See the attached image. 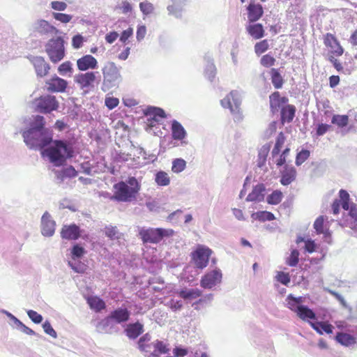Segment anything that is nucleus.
<instances>
[{
	"label": "nucleus",
	"instance_id": "21",
	"mask_svg": "<svg viewBox=\"0 0 357 357\" xmlns=\"http://www.w3.org/2000/svg\"><path fill=\"white\" fill-rule=\"evenodd\" d=\"M144 114L146 116H150L148 119V121L151 126H153L155 123H158L159 119H165L166 117L165 112L162 108L154 106L148 107L144 111Z\"/></svg>",
	"mask_w": 357,
	"mask_h": 357
},
{
	"label": "nucleus",
	"instance_id": "53",
	"mask_svg": "<svg viewBox=\"0 0 357 357\" xmlns=\"http://www.w3.org/2000/svg\"><path fill=\"white\" fill-rule=\"evenodd\" d=\"M58 72L62 76H66L68 73L71 74L73 72L72 63L70 61L61 63L58 68Z\"/></svg>",
	"mask_w": 357,
	"mask_h": 357
},
{
	"label": "nucleus",
	"instance_id": "26",
	"mask_svg": "<svg viewBox=\"0 0 357 357\" xmlns=\"http://www.w3.org/2000/svg\"><path fill=\"white\" fill-rule=\"evenodd\" d=\"M248 33L254 39H260L264 36V29L261 24L250 22L245 25Z\"/></svg>",
	"mask_w": 357,
	"mask_h": 357
},
{
	"label": "nucleus",
	"instance_id": "57",
	"mask_svg": "<svg viewBox=\"0 0 357 357\" xmlns=\"http://www.w3.org/2000/svg\"><path fill=\"white\" fill-rule=\"evenodd\" d=\"M44 332L51 336L53 338L57 337V333L55 330L52 328L50 322L46 320L42 325Z\"/></svg>",
	"mask_w": 357,
	"mask_h": 357
},
{
	"label": "nucleus",
	"instance_id": "51",
	"mask_svg": "<svg viewBox=\"0 0 357 357\" xmlns=\"http://www.w3.org/2000/svg\"><path fill=\"white\" fill-rule=\"evenodd\" d=\"M310 153L307 149H302L296 157L295 163L297 166L301 165L310 157Z\"/></svg>",
	"mask_w": 357,
	"mask_h": 357
},
{
	"label": "nucleus",
	"instance_id": "27",
	"mask_svg": "<svg viewBox=\"0 0 357 357\" xmlns=\"http://www.w3.org/2000/svg\"><path fill=\"white\" fill-rule=\"evenodd\" d=\"M296 114V107L292 105H286L281 108L280 110V121L281 123L284 125L286 123H291Z\"/></svg>",
	"mask_w": 357,
	"mask_h": 357
},
{
	"label": "nucleus",
	"instance_id": "41",
	"mask_svg": "<svg viewBox=\"0 0 357 357\" xmlns=\"http://www.w3.org/2000/svg\"><path fill=\"white\" fill-rule=\"evenodd\" d=\"M155 181L160 186H167L170 183L169 177L164 171H159L155 175Z\"/></svg>",
	"mask_w": 357,
	"mask_h": 357
},
{
	"label": "nucleus",
	"instance_id": "52",
	"mask_svg": "<svg viewBox=\"0 0 357 357\" xmlns=\"http://www.w3.org/2000/svg\"><path fill=\"white\" fill-rule=\"evenodd\" d=\"M151 285L157 284L156 286H152V289L155 292H160L164 289V280L160 277L153 278L149 280Z\"/></svg>",
	"mask_w": 357,
	"mask_h": 357
},
{
	"label": "nucleus",
	"instance_id": "9",
	"mask_svg": "<svg viewBox=\"0 0 357 357\" xmlns=\"http://www.w3.org/2000/svg\"><path fill=\"white\" fill-rule=\"evenodd\" d=\"M36 110L40 113L47 114L56 110L59 102L55 96L51 95L42 96L35 100Z\"/></svg>",
	"mask_w": 357,
	"mask_h": 357
},
{
	"label": "nucleus",
	"instance_id": "33",
	"mask_svg": "<svg viewBox=\"0 0 357 357\" xmlns=\"http://www.w3.org/2000/svg\"><path fill=\"white\" fill-rule=\"evenodd\" d=\"M296 315L302 320L305 321H312L311 320H316L317 315L316 313L307 305H303L300 307V310H298Z\"/></svg>",
	"mask_w": 357,
	"mask_h": 357
},
{
	"label": "nucleus",
	"instance_id": "31",
	"mask_svg": "<svg viewBox=\"0 0 357 357\" xmlns=\"http://www.w3.org/2000/svg\"><path fill=\"white\" fill-rule=\"evenodd\" d=\"M187 135L183 126L176 120L172 122V136L174 139L183 140Z\"/></svg>",
	"mask_w": 357,
	"mask_h": 357
},
{
	"label": "nucleus",
	"instance_id": "43",
	"mask_svg": "<svg viewBox=\"0 0 357 357\" xmlns=\"http://www.w3.org/2000/svg\"><path fill=\"white\" fill-rule=\"evenodd\" d=\"M76 176L77 172L72 166H70L61 172H58L56 175L57 178L61 179V181H63L65 178H72L75 177Z\"/></svg>",
	"mask_w": 357,
	"mask_h": 357
},
{
	"label": "nucleus",
	"instance_id": "30",
	"mask_svg": "<svg viewBox=\"0 0 357 357\" xmlns=\"http://www.w3.org/2000/svg\"><path fill=\"white\" fill-rule=\"evenodd\" d=\"M206 61V66L204 69V75L206 79L210 82H213L216 75V67L213 63V59L210 56H206L204 57Z\"/></svg>",
	"mask_w": 357,
	"mask_h": 357
},
{
	"label": "nucleus",
	"instance_id": "56",
	"mask_svg": "<svg viewBox=\"0 0 357 357\" xmlns=\"http://www.w3.org/2000/svg\"><path fill=\"white\" fill-rule=\"evenodd\" d=\"M275 59L270 54L264 55L260 60L261 66L266 68H269L275 64Z\"/></svg>",
	"mask_w": 357,
	"mask_h": 357
},
{
	"label": "nucleus",
	"instance_id": "45",
	"mask_svg": "<svg viewBox=\"0 0 357 357\" xmlns=\"http://www.w3.org/2000/svg\"><path fill=\"white\" fill-rule=\"evenodd\" d=\"M286 301L288 308L294 312L296 314L298 313V310H300V307L303 305H299L298 303L295 301V296H294L292 294L287 296Z\"/></svg>",
	"mask_w": 357,
	"mask_h": 357
},
{
	"label": "nucleus",
	"instance_id": "44",
	"mask_svg": "<svg viewBox=\"0 0 357 357\" xmlns=\"http://www.w3.org/2000/svg\"><path fill=\"white\" fill-rule=\"evenodd\" d=\"M186 167V162L182 158H176L172 161V170L174 173L183 172Z\"/></svg>",
	"mask_w": 357,
	"mask_h": 357
},
{
	"label": "nucleus",
	"instance_id": "60",
	"mask_svg": "<svg viewBox=\"0 0 357 357\" xmlns=\"http://www.w3.org/2000/svg\"><path fill=\"white\" fill-rule=\"evenodd\" d=\"M276 280L280 282L281 284L284 285H288V284L290 282V276L289 273L280 271L278 273L277 275L275 276Z\"/></svg>",
	"mask_w": 357,
	"mask_h": 357
},
{
	"label": "nucleus",
	"instance_id": "25",
	"mask_svg": "<svg viewBox=\"0 0 357 357\" xmlns=\"http://www.w3.org/2000/svg\"><path fill=\"white\" fill-rule=\"evenodd\" d=\"M266 188L263 183L255 185L252 192L248 195L246 202H261L264 199Z\"/></svg>",
	"mask_w": 357,
	"mask_h": 357
},
{
	"label": "nucleus",
	"instance_id": "64",
	"mask_svg": "<svg viewBox=\"0 0 357 357\" xmlns=\"http://www.w3.org/2000/svg\"><path fill=\"white\" fill-rule=\"evenodd\" d=\"M50 5L52 9L57 11H64L68 7L65 2L58 1H52Z\"/></svg>",
	"mask_w": 357,
	"mask_h": 357
},
{
	"label": "nucleus",
	"instance_id": "8",
	"mask_svg": "<svg viewBox=\"0 0 357 357\" xmlns=\"http://www.w3.org/2000/svg\"><path fill=\"white\" fill-rule=\"evenodd\" d=\"M31 31L35 36L50 37L60 33V31L49 22L43 19H37L32 22Z\"/></svg>",
	"mask_w": 357,
	"mask_h": 357
},
{
	"label": "nucleus",
	"instance_id": "58",
	"mask_svg": "<svg viewBox=\"0 0 357 357\" xmlns=\"http://www.w3.org/2000/svg\"><path fill=\"white\" fill-rule=\"evenodd\" d=\"M324 217L323 215L319 216L314 222V228L316 230L317 234H323L324 233Z\"/></svg>",
	"mask_w": 357,
	"mask_h": 357
},
{
	"label": "nucleus",
	"instance_id": "1",
	"mask_svg": "<svg viewBox=\"0 0 357 357\" xmlns=\"http://www.w3.org/2000/svg\"><path fill=\"white\" fill-rule=\"evenodd\" d=\"M45 118L36 115L29 123V128L22 132L24 142L30 149L41 152L52 142L53 131L45 127Z\"/></svg>",
	"mask_w": 357,
	"mask_h": 357
},
{
	"label": "nucleus",
	"instance_id": "17",
	"mask_svg": "<svg viewBox=\"0 0 357 357\" xmlns=\"http://www.w3.org/2000/svg\"><path fill=\"white\" fill-rule=\"evenodd\" d=\"M45 86L48 91L63 92L68 86V82L55 75L46 81Z\"/></svg>",
	"mask_w": 357,
	"mask_h": 357
},
{
	"label": "nucleus",
	"instance_id": "24",
	"mask_svg": "<svg viewBox=\"0 0 357 357\" xmlns=\"http://www.w3.org/2000/svg\"><path fill=\"white\" fill-rule=\"evenodd\" d=\"M296 177V170L293 166L285 165L281 171L280 183L283 185H288L292 183Z\"/></svg>",
	"mask_w": 357,
	"mask_h": 357
},
{
	"label": "nucleus",
	"instance_id": "37",
	"mask_svg": "<svg viewBox=\"0 0 357 357\" xmlns=\"http://www.w3.org/2000/svg\"><path fill=\"white\" fill-rule=\"evenodd\" d=\"M87 303L89 305L90 307L96 312H100L102 310L105 309L106 307L104 301L98 297L89 298L87 300Z\"/></svg>",
	"mask_w": 357,
	"mask_h": 357
},
{
	"label": "nucleus",
	"instance_id": "23",
	"mask_svg": "<svg viewBox=\"0 0 357 357\" xmlns=\"http://www.w3.org/2000/svg\"><path fill=\"white\" fill-rule=\"evenodd\" d=\"M248 23L256 22L263 15L264 10L261 4L250 3L247 6Z\"/></svg>",
	"mask_w": 357,
	"mask_h": 357
},
{
	"label": "nucleus",
	"instance_id": "11",
	"mask_svg": "<svg viewBox=\"0 0 357 357\" xmlns=\"http://www.w3.org/2000/svg\"><path fill=\"white\" fill-rule=\"evenodd\" d=\"M222 274L220 269H215L208 272L202 277L200 285L207 289H211L215 286L220 284Z\"/></svg>",
	"mask_w": 357,
	"mask_h": 357
},
{
	"label": "nucleus",
	"instance_id": "47",
	"mask_svg": "<svg viewBox=\"0 0 357 357\" xmlns=\"http://www.w3.org/2000/svg\"><path fill=\"white\" fill-rule=\"evenodd\" d=\"M105 234L111 240L119 238L120 233L116 227L107 226L105 228Z\"/></svg>",
	"mask_w": 357,
	"mask_h": 357
},
{
	"label": "nucleus",
	"instance_id": "10",
	"mask_svg": "<svg viewBox=\"0 0 357 357\" xmlns=\"http://www.w3.org/2000/svg\"><path fill=\"white\" fill-rule=\"evenodd\" d=\"M212 251L210 248L204 245H199L191 253L192 259L197 268L203 269L207 266Z\"/></svg>",
	"mask_w": 357,
	"mask_h": 357
},
{
	"label": "nucleus",
	"instance_id": "12",
	"mask_svg": "<svg viewBox=\"0 0 357 357\" xmlns=\"http://www.w3.org/2000/svg\"><path fill=\"white\" fill-rule=\"evenodd\" d=\"M221 105L224 108L229 109L231 113L236 114L239 112L241 100L237 91H231L220 101Z\"/></svg>",
	"mask_w": 357,
	"mask_h": 357
},
{
	"label": "nucleus",
	"instance_id": "13",
	"mask_svg": "<svg viewBox=\"0 0 357 357\" xmlns=\"http://www.w3.org/2000/svg\"><path fill=\"white\" fill-rule=\"evenodd\" d=\"M29 60L33 64L38 77H43L48 74L50 66L43 56H31Z\"/></svg>",
	"mask_w": 357,
	"mask_h": 357
},
{
	"label": "nucleus",
	"instance_id": "54",
	"mask_svg": "<svg viewBox=\"0 0 357 357\" xmlns=\"http://www.w3.org/2000/svg\"><path fill=\"white\" fill-rule=\"evenodd\" d=\"M269 47L267 40H263L255 45V52L256 54L260 55L265 52Z\"/></svg>",
	"mask_w": 357,
	"mask_h": 357
},
{
	"label": "nucleus",
	"instance_id": "7",
	"mask_svg": "<svg viewBox=\"0 0 357 357\" xmlns=\"http://www.w3.org/2000/svg\"><path fill=\"white\" fill-rule=\"evenodd\" d=\"M172 229L139 227L138 234L144 243H158L165 237L172 236Z\"/></svg>",
	"mask_w": 357,
	"mask_h": 357
},
{
	"label": "nucleus",
	"instance_id": "29",
	"mask_svg": "<svg viewBox=\"0 0 357 357\" xmlns=\"http://www.w3.org/2000/svg\"><path fill=\"white\" fill-rule=\"evenodd\" d=\"M177 294L178 296L185 301H191L193 299L197 298L202 296V290L195 288V289H187L184 288L179 291H177Z\"/></svg>",
	"mask_w": 357,
	"mask_h": 357
},
{
	"label": "nucleus",
	"instance_id": "55",
	"mask_svg": "<svg viewBox=\"0 0 357 357\" xmlns=\"http://www.w3.org/2000/svg\"><path fill=\"white\" fill-rule=\"evenodd\" d=\"M52 17L54 20L61 23H68L73 19V15L62 13H52Z\"/></svg>",
	"mask_w": 357,
	"mask_h": 357
},
{
	"label": "nucleus",
	"instance_id": "28",
	"mask_svg": "<svg viewBox=\"0 0 357 357\" xmlns=\"http://www.w3.org/2000/svg\"><path fill=\"white\" fill-rule=\"evenodd\" d=\"M185 3V0H172V3L167 7L169 15L181 18Z\"/></svg>",
	"mask_w": 357,
	"mask_h": 357
},
{
	"label": "nucleus",
	"instance_id": "20",
	"mask_svg": "<svg viewBox=\"0 0 357 357\" xmlns=\"http://www.w3.org/2000/svg\"><path fill=\"white\" fill-rule=\"evenodd\" d=\"M96 73H98V72L93 71L80 73L75 76V81L79 84L81 89H89L93 86V83L96 80Z\"/></svg>",
	"mask_w": 357,
	"mask_h": 357
},
{
	"label": "nucleus",
	"instance_id": "15",
	"mask_svg": "<svg viewBox=\"0 0 357 357\" xmlns=\"http://www.w3.org/2000/svg\"><path fill=\"white\" fill-rule=\"evenodd\" d=\"M96 330L101 333L112 334L118 331L116 322L110 315L108 314L106 317L101 319L96 324Z\"/></svg>",
	"mask_w": 357,
	"mask_h": 357
},
{
	"label": "nucleus",
	"instance_id": "18",
	"mask_svg": "<svg viewBox=\"0 0 357 357\" xmlns=\"http://www.w3.org/2000/svg\"><path fill=\"white\" fill-rule=\"evenodd\" d=\"M109 314L116 324H121L129 320L130 312L126 306L122 305L111 311Z\"/></svg>",
	"mask_w": 357,
	"mask_h": 357
},
{
	"label": "nucleus",
	"instance_id": "3",
	"mask_svg": "<svg viewBox=\"0 0 357 357\" xmlns=\"http://www.w3.org/2000/svg\"><path fill=\"white\" fill-rule=\"evenodd\" d=\"M152 337L146 333L142 335L137 342V348L144 357H160L169 351L168 344L160 340L151 341Z\"/></svg>",
	"mask_w": 357,
	"mask_h": 357
},
{
	"label": "nucleus",
	"instance_id": "50",
	"mask_svg": "<svg viewBox=\"0 0 357 357\" xmlns=\"http://www.w3.org/2000/svg\"><path fill=\"white\" fill-rule=\"evenodd\" d=\"M139 8L144 15L152 14L155 9L153 4L149 1L141 2L139 3Z\"/></svg>",
	"mask_w": 357,
	"mask_h": 357
},
{
	"label": "nucleus",
	"instance_id": "22",
	"mask_svg": "<svg viewBox=\"0 0 357 357\" xmlns=\"http://www.w3.org/2000/svg\"><path fill=\"white\" fill-rule=\"evenodd\" d=\"M144 331V325L139 321L128 324L124 329L125 335L130 340H135Z\"/></svg>",
	"mask_w": 357,
	"mask_h": 357
},
{
	"label": "nucleus",
	"instance_id": "63",
	"mask_svg": "<svg viewBox=\"0 0 357 357\" xmlns=\"http://www.w3.org/2000/svg\"><path fill=\"white\" fill-rule=\"evenodd\" d=\"M119 99L114 97L106 98L105 100V106L109 109L115 108L119 105Z\"/></svg>",
	"mask_w": 357,
	"mask_h": 357
},
{
	"label": "nucleus",
	"instance_id": "49",
	"mask_svg": "<svg viewBox=\"0 0 357 357\" xmlns=\"http://www.w3.org/2000/svg\"><path fill=\"white\" fill-rule=\"evenodd\" d=\"M299 261V252L296 249H294L291 250L289 257L287 259V264L289 266H296Z\"/></svg>",
	"mask_w": 357,
	"mask_h": 357
},
{
	"label": "nucleus",
	"instance_id": "6",
	"mask_svg": "<svg viewBox=\"0 0 357 357\" xmlns=\"http://www.w3.org/2000/svg\"><path fill=\"white\" fill-rule=\"evenodd\" d=\"M45 50L53 63L60 62L66 55L63 38L62 36L52 37L45 45Z\"/></svg>",
	"mask_w": 357,
	"mask_h": 357
},
{
	"label": "nucleus",
	"instance_id": "19",
	"mask_svg": "<svg viewBox=\"0 0 357 357\" xmlns=\"http://www.w3.org/2000/svg\"><path fill=\"white\" fill-rule=\"evenodd\" d=\"M77 68L81 71L97 69L98 61L91 54H86L77 60Z\"/></svg>",
	"mask_w": 357,
	"mask_h": 357
},
{
	"label": "nucleus",
	"instance_id": "48",
	"mask_svg": "<svg viewBox=\"0 0 357 357\" xmlns=\"http://www.w3.org/2000/svg\"><path fill=\"white\" fill-rule=\"evenodd\" d=\"M68 264L75 273H83L86 270L84 265L82 264L79 260H68Z\"/></svg>",
	"mask_w": 357,
	"mask_h": 357
},
{
	"label": "nucleus",
	"instance_id": "2",
	"mask_svg": "<svg viewBox=\"0 0 357 357\" xmlns=\"http://www.w3.org/2000/svg\"><path fill=\"white\" fill-rule=\"evenodd\" d=\"M43 158H47L55 167L63 165L67 159L74 156L73 144L64 139H52V142L41 151Z\"/></svg>",
	"mask_w": 357,
	"mask_h": 357
},
{
	"label": "nucleus",
	"instance_id": "42",
	"mask_svg": "<svg viewBox=\"0 0 357 357\" xmlns=\"http://www.w3.org/2000/svg\"><path fill=\"white\" fill-rule=\"evenodd\" d=\"M270 107L273 113H275L278 111L280 107V98L279 92H274L272 93L270 97Z\"/></svg>",
	"mask_w": 357,
	"mask_h": 357
},
{
	"label": "nucleus",
	"instance_id": "32",
	"mask_svg": "<svg viewBox=\"0 0 357 357\" xmlns=\"http://www.w3.org/2000/svg\"><path fill=\"white\" fill-rule=\"evenodd\" d=\"M310 326L316 331L319 334L322 335L324 333L331 334L333 333V326L324 321H309Z\"/></svg>",
	"mask_w": 357,
	"mask_h": 357
},
{
	"label": "nucleus",
	"instance_id": "4",
	"mask_svg": "<svg viewBox=\"0 0 357 357\" xmlns=\"http://www.w3.org/2000/svg\"><path fill=\"white\" fill-rule=\"evenodd\" d=\"M114 188L115 192L113 199L118 202H128L136 198L141 185L135 177L131 176L126 181L114 184Z\"/></svg>",
	"mask_w": 357,
	"mask_h": 357
},
{
	"label": "nucleus",
	"instance_id": "40",
	"mask_svg": "<svg viewBox=\"0 0 357 357\" xmlns=\"http://www.w3.org/2000/svg\"><path fill=\"white\" fill-rule=\"evenodd\" d=\"M331 123L343 128L349 123V116L347 115L334 114L331 119Z\"/></svg>",
	"mask_w": 357,
	"mask_h": 357
},
{
	"label": "nucleus",
	"instance_id": "62",
	"mask_svg": "<svg viewBox=\"0 0 357 357\" xmlns=\"http://www.w3.org/2000/svg\"><path fill=\"white\" fill-rule=\"evenodd\" d=\"M84 38L80 34H77L72 38V45L74 49H79L82 46Z\"/></svg>",
	"mask_w": 357,
	"mask_h": 357
},
{
	"label": "nucleus",
	"instance_id": "35",
	"mask_svg": "<svg viewBox=\"0 0 357 357\" xmlns=\"http://www.w3.org/2000/svg\"><path fill=\"white\" fill-rule=\"evenodd\" d=\"M346 221L348 227L357 231V206L356 204L351 206Z\"/></svg>",
	"mask_w": 357,
	"mask_h": 357
},
{
	"label": "nucleus",
	"instance_id": "38",
	"mask_svg": "<svg viewBox=\"0 0 357 357\" xmlns=\"http://www.w3.org/2000/svg\"><path fill=\"white\" fill-rule=\"evenodd\" d=\"M251 218L253 220H258L261 222H265L273 220L275 219V215L271 212L263 211L253 213L251 215Z\"/></svg>",
	"mask_w": 357,
	"mask_h": 357
},
{
	"label": "nucleus",
	"instance_id": "46",
	"mask_svg": "<svg viewBox=\"0 0 357 357\" xmlns=\"http://www.w3.org/2000/svg\"><path fill=\"white\" fill-rule=\"evenodd\" d=\"M282 193L279 190L273 191L266 197V202L269 204L276 205L282 201Z\"/></svg>",
	"mask_w": 357,
	"mask_h": 357
},
{
	"label": "nucleus",
	"instance_id": "59",
	"mask_svg": "<svg viewBox=\"0 0 357 357\" xmlns=\"http://www.w3.org/2000/svg\"><path fill=\"white\" fill-rule=\"evenodd\" d=\"M27 315L29 319L35 324H40L43 321V316L38 314L37 312L33 310H29L27 312Z\"/></svg>",
	"mask_w": 357,
	"mask_h": 357
},
{
	"label": "nucleus",
	"instance_id": "14",
	"mask_svg": "<svg viewBox=\"0 0 357 357\" xmlns=\"http://www.w3.org/2000/svg\"><path fill=\"white\" fill-rule=\"evenodd\" d=\"M60 234L63 239L76 241L81 236L82 229L76 224L65 225L62 227Z\"/></svg>",
	"mask_w": 357,
	"mask_h": 357
},
{
	"label": "nucleus",
	"instance_id": "36",
	"mask_svg": "<svg viewBox=\"0 0 357 357\" xmlns=\"http://www.w3.org/2000/svg\"><path fill=\"white\" fill-rule=\"evenodd\" d=\"M85 253L86 250L84 248L78 243H75L70 249V259H73V261L80 260Z\"/></svg>",
	"mask_w": 357,
	"mask_h": 357
},
{
	"label": "nucleus",
	"instance_id": "39",
	"mask_svg": "<svg viewBox=\"0 0 357 357\" xmlns=\"http://www.w3.org/2000/svg\"><path fill=\"white\" fill-rule=\"evenodd\" d=\"M271 82L273 86L277 89H281L283 85V79L279 73L278 69L272 68L271 70Z\"/></svg>",
	"mask_w": 357,
	"mask_h": 357
},
{
	"label": "nucleus",
	"instance_id": "16",
	"mask_svg": "<svg viewBox=\"0 0 357 357\" xmlns=\"http://www.w3.org/2000/svg\"><path fill=\"white\" fill-rule=\"evenodd\" d=\"M56 222L51 218V215L45 212L41 218V233L44 236H52L55 231Z\"/></svg>",
	"mask_w": 357,
	"mask_h": 357
},
{
	"label": "nucleus",
	"instance_id": "5",
	"mask_svg": "<svg viewBox=\"0 0 357 357\" xmlns=\"http://www.w3.org/2000/svg\"><path fill=\"white\" fill-rule=\"evenodd\" d=\"M121 67H118L115 63L107 61L105 63L102 69L103 80L101 89L104 92H107L118 86L121 81V75L120 73Z\"/></svg>",
	"mask_w": 357,
	"mask_h": 357
},
{
	"label": "nucleus",
	"instance_id": "34",
	"mask_svg": "<svg viewBox=\"0 0 357 357\" xmlns=\"http://www.w3.org/2000/svg\"><path fill=\"white\" fill-rule=\"evenodd\" d=\"M335 340L345 347H349L356 343V338L353 335L342 332L337 333Z\"/></svg>",
	"mask_w": 357,
	"mask_h": 357
},
{
	"label": "nucleus",
	"instance_id": "61",
	"mask_svg": "<svg viewBox=\"0 0 357 357\" xmlns=\"http://www.w3.org/2000/svg\"><path fill=\"white\" fill-rule=\"evenodd\" d=\"M337 40L335 37L331 33H326L324 36V43L326 46L331 47L333 45L337 46Z\"/></svg>",
	"mask_w": 357,
	"mask_h": 357
}]
</instances>
